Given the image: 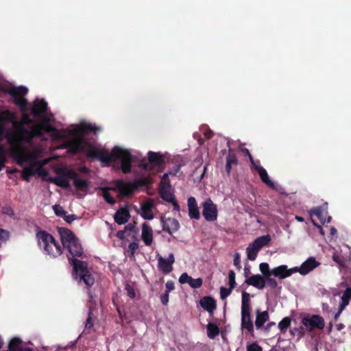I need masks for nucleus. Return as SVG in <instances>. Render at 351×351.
Returning a JSON list of instances; mask_svg holds the SVG:
<instances>
[{
	"label": "nucleus",
	"instance_id": "f704fd0d",
	"mask_svg": "<svg viewBox=\"0 0 351 351\" xmlns=\"http://www.w3.org/2000/svg\"><path fill=\"white\" fill-rule=\"evenodd\" d=\"M259 250H260L254 246L252 243L250 244L246 249L248 259L250 261H254Z\"/></svg>",
	"mask_w": 351,
	"mask_h": 351
},
{
	"label": "nucleus",
	"instance_id": "338daca9",
	"mask_svg": "<svg viewBox=\"0 0 351 351\" xmlns=\"http://www.w3.org/2000/svg\"><path fill=\"white\" fill-rule=\"evenodd\" d=\"M342 311H341V310H340V307H339V311H338V312H337V313H335V316H334V319H335V321H337V320L338 319V318H339V315H341V312H342Z\"/></svg>",
	"mask_w": 351,
	"mask_h": 351
},
{
	"label": "nucleus",
	"instance_id": "1a4fd4ad",
	"mask_svg": "<svg viewBox=\"0 0 351 351\" xmlns=\"http://www.w3.org/2000/svg\"><path fill=\"white\" fill-rule=\"evenodd\" d=\"M250 160L252 167L256 170L261 180V181L271 189H275V184L273 181L269 179L267 171L265 168L260 165V161H254L252 156H250Z\"/></svg>",
	"mask_w": 351,
	"mask_h": 351
},
{
	"label": "nucleus",
	"instance_id": "aec40b11",
	"mask_svg": "<svg viewBox=\"0 0 351 351\" xmlns=\"http://www.w3.org/2000/svg\"><path fill=\"white\" fill-rule=\"evenodd\" d=\"M213 136V132L206 125L199 128V145H202L205 140H208Z\"/></svg>",
	"mask_w": 351,
	"mask_h": 351
},
{
	"label": "nucleus",
	"instance_id": "69168bd1",
	"mask_svg": "<svg viewBox=\"0 0 351 351\" xmlns=\"http://www.w3.org/2000/svg\"><path fill=\"white\" fill-rule=\"evenodd\" d=\"M171 202L173 204V208L176 210H179L180 206H179L178 202H176V200L174 199Z\"/></svg>",
	"mask_w": 351,
	"mask_h": 351
},
{
	"label": "nucleus",
	"instance_id": "b1692460",
	"mask_svg": "<svg viewBox=\"0 0 351 351\" xmlns=\"http://www.w3.org/2000/svg\"><path fill=\"white\" fill-rule=\"evenodd\" d=\"M154 204L151 202H145L141 206V215L144 219H152L154 218L152 208Z\"/></svg>",
	"mask_w": 351,
	"mask_h": 351
},
{
	"label": "nucleus",
	"instance_id": "e2e57ef3",
	"mask_svg": "<svg viewBox=\"0 0 351 351\" xmlns=\"http://www.w3.org/2000/svg\"><path fill=\"white\" fill-rule=\"evenodd\" d=\"M251 274V271H250V267L248 265H245V268H244V276L246 278V279L248 278V277H250L251 276H250Z\"/></svg>",
	"mask_w": 351,
	"mask_h": 351
},
{
	"label": "nucleus",
	"instance_id": "4d7b16f0",
	"mask_svg": "<svg viewBox=\"0 0 351 351\" xmlns=\"http://www.w3.org/2000/svg\"><path fill=\"white\" fill-rule=\"evenodd\" d=\"M63 218L67 223H70L77 219V216L75 215H66L65 214V216H64Z\"/></svg>",
	"mask_w": 351,
	"mask_h": 351
},
{
	"label": "nucleus",
	"instance_id": "20e7f679",
	"mask_svg": "<svg viewBox=\"0 0 351 351\" xmlns=\"http://www.w3.org/2000/svg\"><path fill=\"white\" fill-rule=\"evenodd\" d=\"M58 232L64 247L68 250L71 255L73 257L81 256L83 254V249L73 233L65 228H59Z\"/></svg>",
	"mask_w": 351,
	"mask_h": 351
},
{
	"label": "nucleus",
	"instance_id": "13d9d810",
	"mask_svg": "<svg viewBox=\"0 0 351 351\" xmlns=\"http://www.w3.org/2000/svg\"><path fill=\"white\" fill-rule=\"evenodd\" d=\"M65 176L68 178H73V180L77 178V173L73 170H67L65 172Z\"/></svg>",
	"mask_w": 351,
	"mask_h": 351
},
{
	"label": "nucleus",
	"instance_id": "9b49d317",
	"mask_svg": "<svg viewBox=\"0 0 351 351\" xmlns=\"http://www.w3.org/2000/svg\"><path fill=\"white\" fill-rule=\"evenodd\" d=\"M199 304L213 316L214 311L217 308L216 300L210 296H204L199 301Z\"/></svg>",
	"mask_w": 351,
	"mask_h": 351
},
{
	"label": "nucleus",
	"instance_id": "7c9ffc66",
	"mask_svg": "<svg viewBox=\"0 0 351 351\" xmlns=\"http://www.w3.org/2000/svg\"><path fill=\"white\" fill-rule=\"evenodd\" d=\"M351 299V287H347L341 296V302L339 304L340 310L343 311L344 308L349 304Z\"/></svg>",
	"mask_w": 351,
	"mask_h": 351
},
{
	"label": "nucleus",
	"instance_id": "f8f14e48",
	"mask_svg": "<svg viewBox=\"0 0 351 351\" xmlns=\"http://www.w3.org/2000/svg\"><path fill=\"white\" fill-rule=\"evenodd\" d=\"M174 256L173 254L171 253L169 255L167 259L162 258V256L158 257V267L165 274L170 273L172 269V264L174 263Z\"/></svg>",
	"mask_w": 351,
	"mask_h": 351
},
{
	"label": "nucleus",
	"instance_id": "864d4df0",
	"mask_svg": "<svg viewBox=\"0 0 351 351\" xmlns=\"http://www.w3.org/2000/svg\"><path fill=\"white\" fill-rule=\"evenodd\" d=\"M161 195L164 199L168 202H171L174 199V197L171 195V194L166 193L165 191H164V189H162V191Z\"/></svg>",
	"mask_w": 351,
	"mask_h": 351
},
{
	"label": "nucleus",
	"instance_id": "052dcab7",
	"mask_svg": "<svg viewBox=\"0 0 351 351\" xmlns=\"http://www.w3.org/2000/svg\"><path fill=\"white\" fill-rule=\"evenodd\" d=\"M165 286H166V291L165 292L169 293L170 291H171L172 290L174 289V283L172 281H168L166 283Z\"/></svg>",
	"mask_w": 351,
	"mask_h": 351
},
{
	"label": "nucleus",
	"instance_id": "774afa93",
	"mask_svg": "<svg viewBox=\"0 0 351 351\" xmlns=\"http://www.w3.org/2000/svg\"><path fill=\"white\" fill-rule=\"evenodd\" d=\"M80 171L82 173H87L88 171V169L86 167H80Z\"/></svg>",
	"mask_w": 351,
	"mask_h": 351
},
{
	"label": "nucleus",
	"instance_id": "6e6552de",
	"mask_svg": "<svg viewBox=\"0 0 351 351\" xmlns=\"http://www.w3.org/2000/svg\"><path fill=\"white\" fill-rule=\"evenodd\" d=\"M202 207V215L207 221L213 222L217 220L218 216L217 206L210 199L204 202Z\"/></svg>",
	"mask_w": 351,
	"mask_h": 351
},
{
	"label": "nucleus",
	"instance_id": "bb28decb",
	"mask_svg": "<svg viewBox=\"0 0 351 351\" xmlns=\"http://www.w3.org/2000/svg\"><path fill=\"white\" fill-rule=\"evenodd\" d=\"M187 205L190 217L192 219H197V207L195 198L193 197H190L188 199Z\"/></svg>",
	"mask_w": 351,
	"mask_h": 351
},
{
	"label": "nucleus",
	"instance_id": "412c9836",
	"mask_svg": "<svg viewBox=\"0 0 351 351\" xmlns=\"http://www.w3.org/2000/svg\"><path fill=\"white\" fill-rule=\"evenodd\" d=\"M269 313L267 311L261 312L259 309L256 311L255 326L257 329L263 328L264 324L269 320Z\"/></svg>",
	"mask_w": 351,
	"mask_h": 351
},
{
	"label": "nucleus",
	"instance_id": "37998d69",
	"mask_svg": "<svg viewBox=\"0 0 351 351\" xmlns=\"http://www.w3.org/2000/svg\"><path fill=\"white\" fill-rule=\"evenodd\" d=\"M228 279H229V287H231V289H234L236 286V281H235V273L233 270H230L228 273Z\"/></svg>",
	"mask_w": 351,
	"mask_h": 351
},
{
	"label": "nucleus",
	"instance_id": "6ab92c4d",
	"mask_svg": "<svg viewBox=\"0 0 351 351\" xmlns=\"http://www.w3.org/2000/svg\"><path fill=\"white\" fill-rule=\"evenodd\" d=\"M47 108V104L45 100H36L32 109V112L35 117H40L45 112Z\"/></svg>",
	"mask_w": 351,
	"mask_h": 351
},
{
	"label": "nucleus",
	"instance_id": "a18cd8bd",
	"mask_svg": "<svg viewBox=\"0 0 351 351\" xmlns=\"http://www.w3.org/2000/svg\"><path fill=\"white\" fill-rule=\"evenodd\" d=\"M265 279L266 280V285L271 287V289H276L278 286L277 281L274 279L271 278L270 276L265 277Z\"/></svg>",
	"mask_w": 351,
	"mask_h": 351
},
{
	"label": "nucleus",
	"instance_id": "603ef678",
	"mask_svg": "<svg viewBox=\"0 0 351 351\" xmlns=\"http://www.w3.org/2000/svg\"><path fill=\"white\" fill-rule=\"evenodd\" d=\"M332 260L340 266H343L344 265L343 258L339 254H334L332 255Z\"/></svg>",
	"mask_w": 351,
	"mask_h": 351
},
{
	"label": "nucleus",
	"instance_id": "e433bc0d",
	"mask_svg": "<svg viewBox=\"0 0 351 351\" xmlns=\"http://www.w3.org/2000/svg\"><path fill=\"white\" fill-rule=\"evenodd\" d=\"M291 319L289 317H284L279 323L278 328L282 332H285L290 326Z\"/></svg>",
	"mask_w": 351,
	"mask_h": 351
},
{
	"label": "nucleus",
	"instance_id": "f3484780",
	"mask_svg": "<svg viewBox=\"0 0 351 351\" xmlns=\"http://www.w3.org/2000/svg\"><path fill=\"white\" fill-rule=\"evenodd\" d=\"M136 186L130 183H125L122 181H118L116 184L119 195L122 196L130 195L132 193Z\"/></svg>",
	"mask_w": 351,
	"mask_h": 351
},
{
	"label": "nucleus",
	"instance_id": "6e6d98bb",
	"mask_svg": "<svg viewBox=\"0 0 351 351\" xmlns=\"http://www.w3.org/2000/svg\"><path fill=\"white\" fill-rule=\"evenodd\" d=\"M85 130H88L90 131H93L94 134H97L98 132L101 131L100 128H97L95 125H86Z\"/></svg>",
	"mask_w": 351,
	"mask_h": 351
},
{
	"label": "nucleus",
	"instance_id": "c9c22d12",
	"mask_svg": "<svg viewBox=\"0 0 351 351\" xmlns=\"http://www.w3.org/2000/svg\"><path fill=\"white\" fill-rule=\"evenodd\" d=\"M311 214L317 217L320 221H324L327 213L321 207H315L311 210Z\"/></svg>",
	"mask_w": 351,
	"mask_h": 351
},
{
	"label": "nucleus",
	"instance_id": "4468645a",
	"mask_svg": "<svg viewBox=\"0 0 351 351\" xmlns=\"http://www.w3.org/2000/svg\"><path fill=\"white\" fill-rule=\"evenodd\" d=\"M73 139L68 142L69 152L72 153H76L80 150L84 145V140L82 138L72 132Z\"/></svg>",
	"mask_w": 351,
	"mask_h": 351
},
{
	"label": "nucleus",
	"instance_id": "de8ad7c7",
	"mask_svg": "<svg viewBox=\"0 0 351 351\" xmlns=\"http://www.w3.org/2000/svg\"><path fill=\"white\" fill-rule=\"evenodd\" d=\"M247 351H263V348L257 343L254 342L247 346Z\"/></svg>",
	"mask_w": 351,
	"mask_h": 351
},
{
	"label": "nucleus",
	"instance_id": "0e129e2a",
	"mask_svg": "<svg viewBox=\"0 0 351 351\" xmlns=\"http://www.w3.org/2000/svg\"><path fill=\"white\" fill-rule=\"evenodd\" d=\"M300 271H301L300 267H293L291 269H288V272L290 273V276H291L293 274L296 273V272L300 273Z\"/></svg>",
	"mask_w": 351,
	"mask_h": 351
},
{
	"label": "nucleus",
	"instance_id": "393cba45",
	"mask_svg": "<svg viewBox=\"0 0 351 351\" xmlns=\"http://www.w3.org/2000/svg\"><path fill=\"white\" fill-rule=\"evenodd\" d=\"M130 217V213L128 210L121 208L118 210L114 215V221L118 224H124L125 223Z\"/></svg>",
	"mask_w": 351,
	"mask_h": 351
},
{
	"label": "nucleus",
	"instance_id": "c85d7f7f",
	"mask_svg": "<svg viewBox=\"0 0 351 351\" xmlns=\"http://www.w3.org/2000/svg\"><path fill=\"white\" fill-rule=\"evenodd\" d=\"M179 282L181 284H189L192 288L197 287V279H194L189 276L186 273H183L179 278Z\"/></svg>",
	"mask_w": 351,
	"mask_h": 351
},
{
	"label": "nucleus",
	"instance_id": "58836bf2",
	"mask_svg": "<svg viewBox=\"0 0 351 351\" xmlns=\"http://www.w3.org/2000/svg\"><path fill=\"white\" fill-rule=\"evenodd\" d=\"M259 269L264 277L271 276V271L269 270V264L267 263H262L259 265Z\"/></svg>",
	"mask_w": 351,
	"mask_h": 351
},
{
	"label": "nucleus",
	"instance_id": "2f4dec72",
	"mask_svg": "<svg viewBox=\"0 0 351 351\" xmlns=\"http://www.w3.org/2000/svg\"><path fill=\"white\" fill-rule=\"evenodd\" d=\"M271 241V237L269 234L264 235L256 238L252 244L258 249L261 250L263 247L267 245Z\"/></svg>",
	"mask_w": 351,
	"mask_h": 351
},
{
	"label": "nucleus",
	"instance_id": "4c0bfd02",
	"mask_svg": "<svg viewBox=\"0 0 351 351\" xmlns=\"http://www.w3.org/2000/svg\"><path fill=\"white\" fill-rule=\"evenodd\" d=\"M148 158L150 163H156V165H160L163 161L162 158L160 155L152 152L148 153Z\"/></svg>",
	"mask_w": 351,
	"mask_h": 351
},
{
	"label": "nucleus",
	"instance_id": "7ed1b4c3",
	"mask_svg": "<svg viewBox=\"0 0 351 351\" xmlns=\"http://www.w3.org/2000/svg\"><path fill=\"white\" fill-rule=\"evenodd\" d=\"M16 157L19 165H27L22 171V176L26 181H29V178L36 173L47 175V171L43 167L49 162V159L38 161L36 160L34 154L24 151L17 152Z\"/></svg>",
	"mask_w": 351,
	"mask_h": 351
},
{
	"label": "nucleus",
	"instance_id": "c03bdc74",
	"mask_svg": "<svg viewBox=\"0 0 351 351\" xmlns=\"http://www.w3.org/2000/svg\"><path fill=\"white\" fill-rule=\"evenodd\" d=\"M53 210L55 212V213L60 217H63L65 216L66 211L63 209L62 206L60 205H54L53 206Z\"/></svg>",
	"mask_w": 351,
	"mask_h": 351
},
{
	"label": "nucleus",
	"instance_id": "5701e85b",
	"mask_svg": "<svg viewBox=\"0 0 351 351\" xmlns=\"http://www.w3.org/2000/svg\"><path fill=\"white\" fill-rule=\"evenodd\" d=\"M23 341L20 338L14 337L11 339L8 344L10 351H33L30 348H23Z\"/></svg>",
	"mask_w": 351,
	"mask_h": 351
},
{
	"label": "nucleus",
	"instance_id": "5fc2aeb1",
	"mask_svg": "<svg viewBox=\"0 0 351 351\" xmlns=\"http://www.w3.org/2000/svg\"><path fill=\"white\" fill-rule=\"evenodd\" d=\"M1 211H2L3 214H5V215H7L9 216H12L14 215L13 209L9 206H5V207L2 208Z\"/></svg>",
	"mask_w": 351,
	"mask_h": 351
},
{
	"label": "nucleus",
	"instance_id": "bf43d9fd",
	"mask_svg": "<svg viewBox=\"0 0 351 351\" xmlns=\"http://www.w3.org/2000/svg\"><path fill=\"white\" fill-rule=\"evenodd\" d=\"M160 300L164 305H166L169 302V293L165 292L163 295H162L160 297Z\"/></svg>",
	"mask_w": 351,
	"mask_h": 351
},
{
	"label": "nucleus",
	"instance_id": "a211bd4d",
	"mask_svg": "<svg viewBox=\"0 0 351 351\" xmlns=\"http://www.w3.org/2000/svg\"><path fill=\"white\" fill-rule=\"evenodd\" d=\"M141 237L146 245L149 246L152 243L153 230L146 223L142 225Z\"/></svg>",
	"mask_w": 351,
	"mask_h": 351
},
{
	"label": "nucleus",
	"instance_id": "72a5a7b5",
	"mask_svg": "<svg viewBox=\"0 0 351 351\" xmlns=\"http://www.w3.org/2000/svg\"><path fill=\"white\" fill-rule=\"evenodd\" d=\"M73 184L77 189L84 192H86V189L89 185V183L87 181L79 178H77L73 180Z\"/></svg>",
	"mask_w": 351,
	"mask_h": 351
},
{
	"label": "nucleus",
	"instance_id": "cd10ccee",
	"mask_svg": "<svg viewBox=\"0 0 351 351\" xmlns=\"http://www.w3.org/2000/svg\"><path fill=\"white\" fill-rule=\"evenodd\" d=\"M207 336L211 339H214L219 334V326L212 322H209L206 326Z\"/></svg>",
	"mask_w": 351,
	"mask_h": 351
},
{
	"label": "nucleus",
	"instance_id": "39448f33",
	"mask_svg": "<svg viewBox=\"0 0 351 351\" xmlns=\"http://www.w3.org/2000/svg\"><path fill=\"white\" fill-rule=\"evenodd\" d=\"M37 238L40 246L43 247L48 254L56 257L62 254L61 246L50 234L45 231L39 232Z\"/></svg>",
	"mask_w": 351,
	"mask_h": 351
},
{
	"label": "nucleus",
	"instance_id": "680f3d73",
	"mask_svg": "<svg viewBox=\"0 0 351 351\" xmlns=\"http://www.w3.org/2000/svg\"><path fill=\"white\" fill-rule=\"evenodd\" d=\"M138 245L135 242H132L129 245V249L131 251L132 254H134L135 251L138 249Z\"/></svg>",
	"mask_w": 351,
	"mask_h": 351
},
{
	"label": "nucleus",
	"instance_id": "ddd939ff",
	"mask_svg": "<svg viewBox=\"0 0 351 351\" xmlns=\"http://www.w3.org/2000/svg\"><path fill=\"white\" fill-rule=\"evenodd\" d=\"M161 222L162 224V230L170 234L176 232L180 228L179 222L176 219L168 218L165 219L163 217H161Z\"/></svg>",
	"mask_w": 351,
	"mask_h": 351
},
{
	"label": "nucleus",
	"instance_id": "dca6fc26",
	"mask_svg": "<svg viewBox=\"0 0 351 351\" xmlns=\"http://www.w3.org/2000/svg\"><path fill=\"white\" fill-rule=\"evenodd\" d=\"M319 265V263L316 261L314 257H310L301 265L300 274L306 275L316 268Z\"/></svg>",
	"mask_w": 351,
	"mask_h": 351
},
{
	"label": "nucleus",
	"instance_id": "3c124183",
	"mask_svg": "<svg viewBox=\"0 0 351 351\" xmlns=\"http://www.w3.org/2000/svg\"><path fill=\"white\" fill-rule=\"evenodd\" d=\"M233 263L237 269H241V262H240V255L238 252L235 253V254H234Z\"/></svg>",
	"mask_w": 351,
	"mask_h": 351
},
{
	"label": "nucleus",
	"instance_id": "a878e982",
	"mask_svg": "<svg viewBox=\"0 0 351 351\" xmlns=\"http://www.w3.org/2000/svg\"><path fill=\"white\" fill-rule=\"evenodd\" d=\"M271 275H274L275 277H278L280 279H284L290 276V273L288 272L287 266L285 265L274 268L271 270Z\"/></svg>",
	"mask_w": 351,
	"mask_h": 351
},
{
	"label": "nucleus",
	"instance_id": "ea45409f",
	"mask_svg": "<svg viewBox=\"0 0 351 351\" xmlns=\"http://www.w3.org/2000/svg\"><path fill=\"white\" fill-rule=\"evenodd\" d=\"M179 169H180V167L178 166L176 167L175 173H173V175H176V172L179 171ZM171 174H173V173L172 172H169V173H165L163 175V176L162 178V181H161V184L162 185L163 189L166 186L167 187L169 186V182L168 176H169V175H171Z\"/></svg>",
	"mask_w": 351,
	"mask_h": 351
},
{
	"label": "nucleus",
	"instance_id": "c756f323",
	"mask_svg": "<svg viewBox=\"0 0 351 351\" xmlns=\"http://www.w3.org/2000/svg\"><path fill=\"white\" fill-rule=\"evenodd\" d=\"M49 182L56 184L57 186H61L62 188L67 189L69 187V181L64 176H57L53 178H49Z\"/></svg>",
	"mask_w": 351,
	"mask_h": 351
},
{
	"label": "nucleus",
	"instance_id": "09e8293b",
	"mask_svg": "<svg viewBox=\"0 0 351 351\" xmlns=\"http://www.w3.org/2000/svg\"><path fill=\"white\" fill-rule=\"evenodd\" d=\"M125 289L127 291L128 295L130 298H135V295H136L135 291H134V288L130 285L126 284L125 287Z\"/></svg>",
	"mask_w": 351,
	"mask_h": 351
},
{
	"label": "nucleus",
	"instance_id": "8fccbe9b",
	"mask_svg": "<svg viewBox=\"0 0 351 351\" xmlns=\"http://www.w3.org/2000/svg\"><path fill=\"white\" fill-rule=\"evenodd\" d=\"M9 238V233L3 229H0V245Z\"/></svg>",
	"mask_w": 351,
	"mask_h": 351
},
{
	"label": "nucleus",
	"instance_id": "9d476101",
	"mask_svg": "<svg viewBox=\"0 0 351 351\" xmlns=\"http://www.w3.org/2000/svg\"><path fill=\"white\" fill-rule=\"evenodd\" d=\"M247 285H251L256 287L258 289H263L266 286V280L265 277L261 274L252 275L248 277L245 281Z\"/></svg>",
	"mask_w": 351,
	"mask_h": 351
},
{
	"label": "nucleus",
	"instance_id": "f03ea898",
	"mask_svg": "<svg viewBox=\"0 0 351 351\" xmlns=\"http://www.w3.org/2000/svg\"><path fill=\"white\" fill-rule=\"evenodd\" d=\"M88 156L97 158L104 162H111L120 160L121 169L124 173H128L131 170L132 155L125 149L116 146L111 152L99 148H90Z\"/></svg>",
	"mask_w": 351,
	"mask_h": 351
},
{
	"label": "nucleus",
	"instance_id": "f257e3e1",
	"mask_svg": "<svg viewBox=\"0 0 351 351\" xmlns=\"http://www.w3.org/2000/svg\"><path fill=\"white\" fill-rule=\"evenodd\" d=\"M5 91L14 97V103L21 108L23 115L21 121L18 122L9 111L0 114V139L5 137L10 143L17 145L22 141L28 142L34 136H42L45 132L53 130L47 120L45 119L42 123H36L25 113L27 100L23 97L27 93L26 87L12 86L8 88Z\"/></svg>",
	"mask_w": 351,
	"mask_h": 351
},
{
	"label": "nucleus",
	"instance_id": "0eeeda50",
	"mask_svg": "<svg viewBox=\"0 0 351 351\" xmlns=\"http://www.w3.org/2000/svg\"><path fill=\"white\" fill-rule=\"evenodd\" d=\"M301 322L308 332H312L315 328L323 330L325 327L324 318L318 315L304 317Z\"/></svg>",
	"mask_w": 351,
	"mask_h": 351
},
{
	"label": "nucleus",
	"instance_id": "4be33fe9",
	"mask_svg": "<svg viewBox=\"0 0 351 351\" xmlns=\"http://www.w3.org/2000/svg\"><path fill=\"white\" fill-rule=\"evenodd\" d=\"M238 164V159L234 151L232 149H228V155L226 156V171L229 175L232 170V165Z\"/></svg>",
	"mask_w": 351,
	"mask_h": 351
},
{
	"label": "nucleus",
	"instance_id": "79ce46f5",
	"mask_svg": "<svg viewBox=\"0 0 351 351\" xmlns=\"http://www.w3.org/2000/svg\"><path fill=\"white\" fill-rule=\"evenodd\" d=\"M103 190V197L104 199L110 204L113 205L115 203V200L110 195V193L108 191L107 189H104Z\"/></svg>",
	"mask_w": 351,
	"mask_h": 351
},
{
	"label": "nucleus",
	"instance_id": "2eb2a0df",
	"mask_svg": "<svg viewBox=\"0 0 351 351\" xmlns=\"http://www.w3.org/2000/svg\"><path fill=\"white\" fill-rule=\"evenodd\" d=\"M241 328L254 336V325L251 319L250 311L241 312Z\"/></svg>",
	"mask_w": 351,
	"mask_h": 351
},
{
	"label": "nucleus",
	"instance_id": "423d86ee",
	"mask_svg": "<svg viewBox=\"0 0 351 351\" xmlns=\"http://www.w3.org/2000/svg\"><path fill=\"white\" fill-rule=\"evenodd\" d=\"M71 261L75 271V278H79L80 280H82L86 285L91 287L95 282V278L87 270L86 263L75 258H73Z\"/></svg>",
	"mask_w": 351,
	"mask_h": 351
},
{
	"label": "nucleus",
	"instance_id": "49530a36",
	"mask_svg": "<svg viewBox=\"0 0 351 351\" xmlns=\"http://www.w3.org/2000/svg\"><path fill=\"white\" fill-rule=\"evenodd\" d=\"M93 326V322L92 313H91V311H89L88 317L87 318L86 324H85V330H89L92 328ZM88 332H90L88 331Z\"/></svg>",
	"mask_w": 351,
	"mask_h": 351
},
{
	"label": "nucleus",
	"instance_id": "473e14b6",
	"mask_svg": "<svg viewBox=\"0 0 351 351\" xmlns=\"http://www.w3.org/2000/svg\"><path fill=\"white\" fill-rule=\"evenodd\" d=\"M250 295L246 291L242 293L241 312L250 311Z\"/></svg>",
	"mask_w": 351,
	"mask_h": 351
},
{
	"label": "nucleus",
	"instance_id": "a19ab883",
	"mask_svg": "<svg viewBox=\"0 0 351 351\" xmlns=\"http://www.w3.org/2000/svg\"><path fill=\"white\" fill-rule=\"evenodd\" d=\"M233 289H231V287L226 288L224 287H221L220 288V297L221 300H225L227 297H228Z\"/></svg>",
	"mask_w": 351,
	"mask_h": 351
}]
</instances>
